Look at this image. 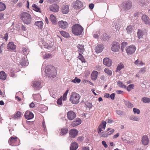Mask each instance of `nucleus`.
Returning a JSON list of instances; mask_svg holds the SVG:
<instances>
[{
	"instance_id": "f257e3e1",
	"label": "nucleus",
	"mask_w": 150,
	"mask_h": 150,
	"mask_svg": "<svg viewBox=\"0 0 150 150\" xmlns=\"http://www.w3.org/2000/svg\"><path fill=\"white\" fill-rule=\"evenodd\" d=\"M45 72L46 75L50 78H54L57 74L55 67L51 65H48L46 67Z\"/></svg>"
},
{
	"instance_id": "f03ea898",
	"label": "nucleus",
	"mask_w": 150,
	"mask_h": 150,
	"mask_svg": "<svg viewBox=\"0 0 150 150\" xmlns=\"http://www.w3.org/2000/svg\"><path fill=\"white\" fill-rule=\"evenodd\" d=\"M20 18L23 22L26 24H30L32 21L31 16L27 12H23L20 15Z\"/></svg>"
},
{
	"instance_id": "7ed1b4c3",
	"label": "nucleus",
	"mask_w": 150,
	"mask_h": 150,
	"mask_svg": "<svg viewBox=\"0 0 150 150\" xmlns=\"http://www.w3.org/2000/svg\"><path fill=\"white\" fill-rule=\"evenodd\" d=\"M80 95L75 92H72L70 96V101L73 104H77L80 102Z\"/></svg>"
},
{
	"instance_id": "20e7f679",
	"label": "nucleus",
	"mask_w": 150,
	"mask_h": 150,
	"mask_svg": "<svg viewBox=\"0 0 150 150\" xmlns=\"http://www.w3.org/2000/svg\"><path fill=\"white\" fill-rule=\"evenodd\" d=\"M83 28L78 24L73 25L72 27V33L76 35H81L83 31Z\"/></svg>"
},
{
	"instance_id": "39448f33",
	"label": "nucleus",
	"mask_w": 150,
	"mask_h": 150,
	"mask_svg": "<svg viewBox=\"0 0 150 150\" xmlns=\"http://www.w3.org/2000/svg\"><path fill=\"white\" fill-rule=\"evenodd\" d=\"M136 47L133 45L128 46L126 48V51L128 55L134 53Z\"/></svg>"
},
{
	"instance_id": "423d86ee",
	"label": "nucleus",
	"mask_w": 150,
	"mask_h": 150,
	"mask_svg": "<svg viewBox=\"0 0 150 150\" xmlns=\"http://www.w3.org/2000/svg\"><path fill=\"white\" fill-rule=\"evenodd\" d=\"M132 6V3L130 1H127L124 2L123 6L125 10H128L130 9Z\"/></svg>"
},
{
	"instance_id": "0eeeda50",
	"label": "nucleus",
	"mask_w": 150,
	"mask_h": 150,
	"mask_svg": "<svg viewBox=\"0 0 150 150\" xmlns=\"http://www.w3.org/2000/svg\"><path fill=\"white\" fill-rule=\"evenodd\" d=\"M73 5L74 8L76 9H80L83 6L82 2L79 0H77L74 2Z\"/></svg>"
},
{
	"instance_id": "6e6552de",
	"label": "nucleus",
	"mask_w": 150,
	"mask_h": 150,
	"mask_svg": "<svg viewBox=\"0 0 150 150\" xmlns=\"http://www.w3.org/2000/svg\"><path fill=\"white\" fill-rule=\"evenodd\" d=\"M112 25L114 30L115 31H119L120 27L118 21H114L112 23Z\"/></svg>"
},
{
	"instance_id": "1a4fd4ad",
	"label": "nucleus",
	"mask_w": 150,
	"mask_h": 150,
	"mask_svg": "<svg viewBox=\"0 0 150 150\" xmlns=\"http://www.w3.org/2000/svg\"><path fill=\"white\" fill-rule=\"evenodd\" d=\"M33 87L36 90H39L42 88L41 82L37 81H34L33 83Z\"/></svg>"
},
{
	"instance_id": "9d476101",
	"label": "nucleus",
	"mask_w": 150,
	"mask_h": 150,
	"mask_svg": "<svg viewBox=\"0 0 150 150\" xmlns=\"http://www.w3.org/2000/svg\"><path fill=\"white\" fill-rule=\"evenodd\" d=\"M120 47L119 43L118 42H115L112 44L111 49L112 51L116 52L118 51Z\"/></svg>"
},
{
	"instance_id": "9b49d317",
	"label": "nucleus",
	"mask_w": 150,
	"mask_h": 150,
	"mask_svg": "<svg viewBox=\"0 0 150 150\" xmlns=\"http://www.w3.org/2000/svg\"><path fill=\"white\" fill-rule=\"evenodd\" d=\"M67 117L69 120H73L76 116L75 113L72 111H70L67 113Z\"/></svg>"
},
{
	"instance_id": "f8f14e48",
	"label": "nucleus",
	"mask_w": 150,
	"mask_h": 150,
	"mask_svg": "<svg viewBox=\"0 0 150 150\" xmlns=\"http://www.w3.org/2000/svg\"><path fill=\"white\" fill-rule=\"evenodd\" d=\"M24 116L27 120H29L33 118L34 115L32 112L30 111H27L24 114Z\"/></svg>"
},
{
	"instance_id": "ddd939ff",
	"label": "nucleus",
	"mask_w": 150,
	"mask_h": 150,
	"mask_svg": "<svg viewBox=\"0 0 150 150\" xmlns=\"http://www.w3.org/2000/svg\"><path fill=\"white\" fill-rule=\"evenodd\" d=\"M59 6L56 4L51 5L49 7L50 11L54 12H57L59 11Z\"/></svg>"
},
{
	"instance_id": "4468645a",
	"label": "nucleus",
	"mask_w": 150,
	"mask_h": 150,
	"mask_svg": "<svg viewBox=\"0 0 150 150\" xmlns=\"http://www.w3.org/2000/svg\"><path fill=\"white\" fill-rule=\"evenodd\" d=\"M142 22L146 24H150V19L149 17L146 15H143L142 17Z\"/></svg>"
},
{
	"instance_id": "2eb2a0df",
	"label": "nucleus",
	"mask_w": 150,
	"mask_h": 150,
	"mask_svg": "<svg viewBox=\"0 0 150 150\" xmlns=\"http://www.w3.org/2000/svg\"><path fill=\"white\" fill-rule=\"evenodd\" d=\"M103 63L104 65L108 67H110L112 64L111 60L108 58H105L103 59Z\"/></svg>"
},
{
	"instance_id": "dca6fc26",
	"label": "nucleus",
	"mask_w": 150,
	"mask_h": 150,
	"mask_svg": "<svg viewBox=\"0 0 150 150\" xmlns=\"http://www.w3.org/2000/svg\"><path fill=\"white\" fill-rule=\"evenodd\" d=\"M121 139L124 142L128 144H131L133 143V141L130 139V138L126 136L125 137H122Z\"/></svg>"
},
{
	"instance_id": "f3484780",
	"label": "nucleus",
	"mask_w": 150,
	"mask_h": 150,
	"mask_svg": "<svg viewBox=\"0 0 150 150\" xmlns=\"http://www.w3.org/2000/svg\"><path fill=\"white\" fill-rule=\"evenodd\" d=\"M70 136L72 138H75L78 133V131L75 129H72L69 131Z\"/></svg>"
},
{
	"instance_id": "a211bd4d",
	"label": "nucleus",
	"mask_w": 150,
	"mask_h": 150,
	"mask_svg": "<svg viewBox=\"0 0 150 150\" xmlns=\"http://www.w3.org/2000/svg\"><path fill=\"white\" fill-rule=\"evenodd\" d=\"M69 8L67 5H63L62 7L61 12L64 14L67 13L69 11Z\"/></svg>"
},
{
	"instance_id": "6ab92c4d",
	"label": "nucleus",
	"mask_w": 150,
	"mask_h": 150,
	"mask_svg": "<svg viewBox=\"0 0 150 150\" xmlns=\"http://www.w3.org/2000/svg\"><path fill=\"white\" fill-rule=\"evenodd\" d=\"M59 27L62 29H65L67 27L68 23L66 21H61L58 23Z\"/></svg>"
},
{
	"instance_id": "aec40b11",
	"label": "nucleus",
	"mask_w": 150,
	"mask_h": 150,
	"mask_svg": "<svg viewBox=\"0 0 150 150\" xmlns=\"http://www.w3.org/2000/svg\"><path fill=\"white\" fill-rule=\"evenodd\" d=\"M103 48L104 47L103 45H98L95 48V52L97 53H99L102 51Z\"/></svg>"
},
{
	"instance_id": "412c9836",
	"label": "nucleus",
	"mask_w": 150,
	"mask_h": 150,
	"mask_svg": "<svg viewBox=\"0 0 150 150\" xmlns=\"http://www.w3.org/2000/svg\"><path fill=\"white\" fill-rule=\"evenodd\" d=\"M7 48L8 50H14L16 48V46L13 42H9L7 44Z\"/></svg>"
},
{
	"instance_id": "4be33fe9",
	"label": "nucleus",
	"mask_w": 150,
	"mask_h": 150,
	"mask_svg": "<svg viewBox=\"0 0 150 150\" xmlns=\"http://www.w3.org/2000/svg\"><path fill=\"white\" fill-rule=\"evenodd\" d=\"M81 122V121L80 119L77 118L72 123L71 125L72 127H75L80 125Z\"/></svg>"
},
{
	"instance_id": "5701e85b",
	"label": "nucleus",
	"mask_w": 150,
	"mask_h": 150,
	"mask_svg": "<svg viewBox=\"0 0 150 150\" xmlns=\"http://www.w3.org/2000/svg\"><path fill=\"white\" fill-rule=\"evenodd\" d=\"M142 143L144 145H147L148 143L149 140L148 136L146 135L143 136L142 138Z\"/></svg>"
},
{
	"instance_id": "b1692460",
	"label": "nucleus",
	"mask_w": 150,
	"mask_h": 150,
	"mask_svg": "<svg viewBox=\"0 0 150 150\" xmlns=\"http://www.w3.org/2000/svg\"><path fill=\"white\" fill-rule=\"evenodd\" d=\"M17 137H11L8 140V143L11 146H16L15 143L16 142Z\"/></svg>"
},
{
	"instance_id": "393cba45",
	"label": "nucleus",
	"mask_w": 150,
	"mask_h": 150,
	"mask_svg": "<svg viewBox=\"0 0 150 150\" xmlns=\"http://www.w3.org/2000/svg\"><path fill=\"white\" fill-rule=\"evenodd\" d=\"M35 25L37 26L38 28L42 29L43 27V23L42 21H37L34 23Z\"/></svg>"
},
{
	"instance_id": "a878e982",
	"label": "nucleus",
	"mask_w": 150,
	"mask_h": 150,
	"mask_svg": "<svg viewBox=\"0 0 150 150\" xmlns=\"http://www.w3.org/2000/svg\"><path fill=\"white\" fill-rule=\"evenodd\" d=\"M78 147V145L75 142H74L71 144L70 148V150H76Z\"/></svg>"
},
{
	"instance_id": "bb28decb",
	"label": "nucleus",
	"mask_w": 150,
	"mask_h": 150,
	"mask_svg": "<svg viewBox=\"0 0 150 150\" xmlns=\"http://www.w3.org/2000/svg\"><path fill=\"white\" fill-rule=\"evenodd\" d=\"M84 45H82L78 44L77 46V47L78 49V51L81 53H83L84 51Z\"/></svg>"
},
{
	"instance_id": "cd10ccee",
	"label": "nucleus",
	"mask_w": 150,
	"mask_h": 150,
	"mask_svg": "<svg viewBox=\"0 0 150 150\" xmlns=\"http://www.w3.org/2000/svg\"><path fill=\"white\" fill-rule=\"evenodd\" d=\"M148 3V1L145 0H139L138 4L140 6H146Z\"/></svg>"
},
{
	"instance_id": "c85d7f7f",
	"label": "nucleus",
	"mask_w": 150,
	"mask_h": 150,
	"mask_svg": "<svg viewBox=\"0 0 150 150\" xmlns=\"http://www.w3.org/2000/svg\"><path fill=\"white\" fill-rule=\"evenodd\" d=\"M98 72L97 71H93L91 74L92 79L94 80H96L98 77Z\"/></svg>"
},
{
	"instance_id": "c756f323",
	"label": "nucleus",
	"mask_w": 150,
	"mask_h": 150,
	"mask_svg": "<svg viewBox=\"0 0 150 150\" xmlns=\"http://www.w3.org/2000/svg\"><path fill=\"white\" fill-rule=\"evenodd\" d=\"M129 120L133 121H139L140 119V118L134 115H132L129 118Z\"/></svg>"
},
{
	"instance_id": "7c9ffc66",
	"label": "nucleus",
	"mask_w": 150,
	"mask_h": 150,
	"mask_svg": "<svg viewBox=\"0 0 150 150\" xmlns=\"http://www.w3.org/2000/svg\"><path fill=\"white\" fill-rule=\"evenodd\" d=\"M21 112L18 111L13 117V118L14 119H19L21 117Z\"/></svg>"
},
{
	"instance_id": "2f4dec72",
	"label": "nucleus",
	"mask_w": 150,
	"mask_h": 150,
	"mask_svg": "<svg viewBox=\"0 0 150 150\" xmlns=\"http://www.w3.org/2000/svg\"><path fill=\"white\" fill-rule=\"evenodd\" d=\"M124 66L122 63H120L118 64L116 70V72H118L119 71L124 68Z\"/></svg>"
},
{
	"instance_id": "473e14b6",
	"label": "nucleus",
	"mask_w": 150,
	"mask_h": 150,
	"mask_svg": "<svg viewBox=\"0 0 150 150\" xmlns=\"http://www.w3.org/2000/svg\"><path fill=\"white\" fill-rule=\"evenodd\" d=\"M68 129L67 128H64L62 129L60 132V135H64L68 132Z\"/></svg>"
},
{
	"instance_id": "72a5a7b5",
	"label": "nucleus",
	"mask_w": 150,
	"mask_h": 150,
	"mask_svg": "<svg viewBox=\"0 0 150 150\" xmlns=\"http://www.w3.org/2000/svg\"><path fill=\"white\" fill-rule=\"evenodd\" d=\"M125 105L129 108H132L133 107V105L127 100H124Z\"/></svg>"
},
{
	"instance_id": "f704fd0d",
	"label": "nucleus",
	"mask_w": 150,
	"mask_h": 150,
	"mask_svg": "<svg viewBox=\"0 0 150 150\" xmlns=\"http://www.w3.org/2000/svg\"><path fill=\"white\" fill-rule=\"evenodd\" d=\"M126 30L128 34H131L133 31L132 26L131 25H129L126 28Z\"/></svg>"
},
{
	"instance_id": "c9c22d12",
	"label": "nucleus",
	"mask_w": 150,
	"mask_h": 150,
	"mask_svg": "<svg viewBox=\"0 0 150 150\" xmlns=\"http://www.w3.org/2000/svg\"><path fill=\"white\" fill-rule=\"evenodd\" d=\"M6 77V74L4 71H1L0 72V79L3 80H5Z\"/></svg>"
},
{
	"instance_id": "e433bc0d",
	"label": "nucleus",
	"mask_w": 150,
	"mask_h": 150,
	"mask_svg": "<svg viewBox=\"0 0 150 150\" xmlns=\"http://www.w3.org/2000/svg\"><path fill=\"white\" fill-rule=\"evenodd\" d=\"M32 7L34 9V10L37 12L40 13H41V11H40V8L39 7H38L35 4H33L32 6Z\"/></svg>"
},
{
	"instance_id": "4c0bfd02",
	"label": "nucleus",
	"mask_w": 150,
	"mask_h": 150,
	"mask_svg": "<svg viewBox=\"0 0 150 150\" xmlns=\"http://www.w3.org/2000/svg\"><path fill=\"white\" fill-rule=\"evenodd\" d=\"M143 33L142 30L139 29L137 32L138 37L139 39L142 38L143 35Z\"/></svg>"
},
{
	"instance_id": "58836bf2",
	"label": "nucleus",
	"mask_w": 150,
	"mask_h": 150,
	"mask_svg": "<svg viewBox=\"0 0 150 150\" xmlns=\"http://www.w3.org/2000/svg\"><path fill=\"white\" fill-rule=\"evenodd\" d=\"M23 54L25 55H27L29 52V50L26 47H23V48L22 50Z\"/></svg>"
},
{
	"instance_id": "ea45409f",
	"label": "nucleus",
	"mask_w": 150,
	"mask_h": 150,
	"mask_svg": "<svg viewBox=\"0 0 150 150\" xmlns=\"http://www.w3.org/2000/svg\"><path fill=\"white\" fill-rule=\"evenodd\" d=\"M109 38V35L108 34L105 33L103 35L102 39L103 40L106 41L108 40Z\"/></svg>"
},
{
	"instance_id": "a19ab883",
	"label": "nucleus",
	"mask_w": 150,
	"mask_h": 150,
	"mask_svg": "<svg viewBox=\"0 0 150 150\" xmlns=\"http://www.w3.org/2000/svg\"><path fill=\"white\" fill-rule=\"evenodd\" d=\"M142 101L144 103H149L150 102V98L144 97L142 98Z\"/></svg>"
},
{
	"instance_id": "79ce46f5",
	"label": "nucleus",
	"mask_w": 150,
	"mask_h": 150,
	"mask_svg": "<svg viewBox=\"0 0 150 150\" xmlns=\"http://www.w3.org/2000/svg\"><path fill=\"white\" fill-rule=\"evenodd\" d=\"M117 84L118 86L120 87L126 89L127 86L124 84L122 82L120 81H118L117 82Z\"/></svg>"
},
{
	"instance_id": "37998d69",
	"label": "nucleus",
	"mask_w": 150,
	"mask_h": 150,
	"mask_svg": "<svg viewBox=\"0 0 150 150\" xmlns=\"http://www.w3.org/2000/svg\"><path fill=\"white\" fill-rule=\"evenodd\" d=\"M134 63L137 66H139L144 65V64L142 61H139L138 59L135 61Z\"/></svg>"
},
{
	"instance_id": "c03bdc74",
	"label": "nucleus",
	"mask_w": 150,
	"mask_h": 150,
	"mask_svg": "<svg viewBox=\"0 0 150 150\" xmlns=\"http://www.w3.org/2000/svg\"><path fill=\"white\" fill-rule=\"evenodd\" d=\"M5 8V5L3 3L0 2V11L4 10Z\"/></svg>"
},
{
	"instance_id": "a18cd8bd",
	"label": "nucleus",
	"mask_w": 150,
	"mask_h": 150,
	"mask_svg": "<svg viewBox=\"0 0 150 150\" xmlns=\"http://www.w3.org/2000/svg\"><path fill=\"white\" fill-rule=\"evenodd\" d=\"M50 19L51 21L53 23H55L56 22L55 18L52 14L50 15Z\"/></svg>"
},
{
	"instance_id": "49530a36",
	"label": "nucleus",
	"mask_w": 150,
	"mask_h": 150,
	"mask_svg": "<svg viewBox=\"0 0 150 150\" xmlns=\"http://www.w3.org/2000/svg\"><path fill=\"white\" fill-rule=\"evenodd\" d=\"M61 34L64 37L67 38L69 36V34L63 31L60 32Z\"/></svg>"
},
{
	"instance_id": "de8ad7c7",
	"label": "nucleus",
	"mask_w": 150,
	"mask_h": 150,
	"mask_svg": "<svg viewBox=\"0 0 150 150\" xmlns=\"http://www.w3.org/2000/svg\"><path fill=\"white\" fill-rule=\"evenodd\" d=\"M116 113L119 115H125V112L122 111L120 110H117L115 111Z\"/></svg>"
},
{
	"instance_id": "09e8293b",
	"label": "nucleus",
	"mask_w": 150,
	"mask_h": 150,
	"mask_svg": "<svg viewBox=\"0 0 150 150\" xmlns=\"http://www.w3.org/2000/svg\"><path fill=\"white\" fill-rule=\"evenodd\" d=\"M79 55L78 57V58L82 62H86L85 60L83 57V56L80 54L79 53Z\"/></svg>"
},
{
	"instance_id": "8fccbe9b",
	"label": "nucleus",
	"mask_w": 150,
	"mask_h": 150,
	"mask_svg": "<svg viewBox=\"0 0 150 150\" xmlns=\"http://www.w3.org/2000/svg\"><path fill=\"white\" fill-rule=\"evenodd\" d=\"M100 135L101 137H107L108 136V133L106 132H102L100 134Z\"/></svg>"
},
{
	"instance_id": "3c124183",
	"label": "nucleus",
	"mask_w": 150,
	"mask_h": 150,
	"mask_svg": "<svg viewBox=\"0 0 150 150\" xmlns=\"http://www.w3.org/2000/svg\"><path fill=\"white\" fill-rule=\"evenodd\" d=\"M81 81L80 79L77 78V77H76L74 79L72 80L71 82L75 83H79Z\"/></svg>"
},
{
	"instance_id": "603ef678",
	"label": "nucleus",
	"mask_w": 150,
	"mask_h": 150,
	"mask_svg": "<svg viewBox=\"0 0 150 150\" xmlns=\"http://www.w3.org/2000/svg\"><path fill=\"white\" fill-rule=\"evenodd\" d=\"M104 71L109 76H111L112 75V71L108 69L105 68L104 69Z\"/></svg>"
},
{
	"instance_id": "864d4df0",
	"label": "nucleus",
	"mask_w": 150,
	"mask_h": 150,
	"mask_svg": "<svg viewBox=\"0 0 150 150\" xmlns=\"http://www.w3.org/2000/svg\"><path fill=\"white\" fill-rule=\"evenodd\" d=\"M134 84H130L127 87V90L128 91H130L132 89L134 88Z\"/></svg>"
},
{
	"instance_id": "5fc2aeb1",
	"label": "nucleus",
	"mask_w": 150,
	"mask_h": 150,
	"mask_svg": "<svg viewBox=\"0 0 150 150\" xmlns=\"http://www.w3.org/2000/svg\"><path fill=\"white\" fill-rule=\"evenodd\" d=\"M133 110L134 114H139L140 113V111L138 109L134 108H133Z\"/></svg>"
},
{
	"instance_id": "6e6d98bb",
	"label": "nucleus",
	"mask_w": 150,
	"mask_h": 150,
	"mask_svg": "<svg viewBox=\"0 0 150 150\" xmlns=\"http://www.w3.org/2000/svg\"><path fill=\"white\" fill-rule=\"evenodd\" d=\"M98 132L99 134L100 133L103 131V127L102 125H100L98 126Z\"/></svg>"
},
{
	"instance_id": "4d7b16f0",
	"label": "nucleus",
	"mask_w": 150,
	"mask_h": 150,
	"mask_svg": "<svg viewBox=\"0 0 150 150\" xmlns=\"http://www.w3.org/2000/svg\"><path fill=\"white\" fill-rule=\"evenodd\" d=\"M62 97H61L57 100V103L58 105H60L62 104Z\"/></svg>"
},
{
	"instance_id": "13d9d810",
	"label": "nucleus",
	"mask_w": 150,
	"mask_h": 150,
	"mask_svg": "<svg viewBox=\"0 0 150 150\" xmlns=\"http://www.w3.org/2000/svg\"><path fill=\"white\" fill-rule=\"evenodd\" d=\"M86 107L89 108V109L92 107V105L91 103H87L86 104Z\"/></svg>"
},
{
	"instance_id": "bf43d9fd",
	"label": "nucleus",
	"mask_w": 150,
	"mask_h": 150,
	"mask_svg": "<svg viewBox=\"0 0 150 150\" xmlns=\"http://www.w3.org/2000/svg\"><path fill=\"white\" fill-rule=\"evenodd\" d=\"M146 69V68L145 67L142 68L140 70H139V73H144L145 72Z\"/></svg>"
},
{
	"instance_id": "052dcab7",
	"label": "nucleus",
	"mask_w": 150,
	"mask_h": 150,
	"mask_svg": "<svg viewBox=\"0 0 150 150\" xmlns=\"http://www.w3.org/2000/svg\"><path fill=\"white\" fill-rule=\"evenodd\" d=\"M8 34L7 33H6L4 37H1V38L5 39V40L7 41L8 38Z\"/></svg>"
},
{
	"instance_id": "680f3d73",
	"label": "nucleus",
	"mask_w": 150,
	"mask_h": 150,
	"mask_svg": "<svg viewBox=\"0 0 150 150\" xmlns=\"http://www.w3.org/2000/svg\"><path fill=\"white\" fill-rule=\"evenodd\" d=\"M106 122L105 121L103 122L102 124L100 125H102V126L103 127V129H105L106 126Z\"/></svg>"
},
{
	"instance_id": "e2e57ef3",
	"label": "nucleus",
	"mask_w": 150,
	"mask_h": 150,
	"mask_svg": "<svg viewBox=\"0 0 150 150\" xmlns=\"http://www.w3.org/2000/svg\"><path fill=\"white\" fill-rule=\"evenodd\" d=\"M20 25H21L22 30L23 31H25L26 30V28L24 25L23 24H20Z\"/></svg>"
},
{
	"instance_id": "0e129e2a",
	"label": "nucleus",
	"mask_w": 150,
	"mask_h": 150,
	"mask_svg": "<svg viewBox=\"0 0 150 150\" xmlns=\"http://www.w3.org/2000/svg\"><path fill=\"white\" fill-rule=\"evenodd\" d=\"M77 139L78 141L81 142L83 141V138L81 136L78 137Z\"/></svg>"
},
{
	"instance_id": "69168bd1",
	"label": "nucleus",
	"mask_w": 150,
	"mask_h": 150,
	"mask_svg": "<svg viewBox=\"0 0 150 150\" xmlns=\"http://www.w3.org/2000/svg\"><path fill=\"white\" fill-rule=\"evenodd\" d=\"M58 0H47V1L49 3L52 4L58 1Z\"/></svg>"
},
{
	"instance_id": "338daca9",
	"label": "nucleus",
	"mask_w": 150,
	"mask_h": 150,
	"mask_svg": "<svg viewBox=\"0 0 150 150\" xmlns=\"http://www.w3.org/2000/svg\"><path fill=\"white\" fill-rule=\"evenodd\" d=\"M140 14V12H137L134 14V17H138L139 16Z\"/></svg>"
},
{
	"instance_id": "774afa93",
	"label": "nucleus",
	"mask_w": 150,
	"mask_h": 150,
	"mask_svg": "<svg viewBox=\"0 0 150 150\" xmlns=\"http://www.w3.org/2000/svg\"><path fill=\"white\" fill-rule=\"evenodd\" d=\"M51 56V54H48V53L46 54L45 55V56L44 57V58L45 59V58H49V57H50Z\"/></svg>"
}]
</instances>
